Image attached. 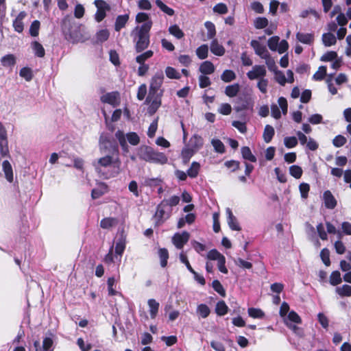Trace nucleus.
<instances>
[{
  "label": "nucleus",
  "instance_id": "63",
  "mask_svg": "<svg viewBox=\"0 0 351 351\" xmlns=\"http://www.w3.org/2000/svg\"><path fill=\"white\" fill-rule=\"evenodd\" d=\"M347 142L346 137L339 134L336 136L332 140V144L336 147H341L343 146Z\"/></svg>",
  "mask_w": 351,
  "mask_h": 351
},
{
  "label": "nucleus",
  "instance_id": "46",
  "mask_svg": "<svg viewBox=\"0 0 351 351\" xmlns=\"http://www.w3.org/2000/svg\"><path fill=\"white\" fill-rule=\"evenodd\" d=\"M208 47L207 45H202L196 49V55L200 60H204L208 57Z\"/></svg>",
  "mask_w": 351,
  "mask_h": 351
},
{
  "label": "nucleus",
  "instance_id": "13",
  "mask_svg": "<svg viewBox=\"0 0 351 351\" xmlns=\"http://www.w3.org/2000/svg\"><path fill=\"white\" fill-rule=\"evenodd\" d=\"M251 46L255 51V53L261 58L265 59L269 57V53L265 46L261 45L258 41L252 40L250 43Z\"/></svg>",
  "mask_w": 351,
  "mask_h": 351
},
{
  "label": "nucleus",
  "instance_id": "6",
  "mask_svg": "<svg viewBox=\"0 0 351 351\" xmlns=\"http://www.w3.org/2000/svg\"><path fill=\"white\" fill-rule=\"evenodd\" d=\"M172 208L167 206L166 200H162L156 207V211L154 215L155 219L154 226L159 227L167 220L171 215Z\"/></svg>",
  "mask_w": 351,
  "mask_h": 351
},
{
  "label": "nucleus",
  "instance_id": "62",
  "mask_svg": "<svg viewBox=\"0 0 351 351\" xmlns=\"http://www.w3.org/2000/svg\"><path fill=\"white\" fill-rule=\"evenodd\" d=\"M298 139L295 136L285 137L284 139V143L286 147L291 149L295 147L298 145Z\"/></svg>",
  "mask_w": 351,
  "mask_h": 351
},
{
  "label": "nucleus",
  "instance_id": "24",
  "mask_svg": "<svg viewBox=\"0 0 351 351\" xmlns=\"http://www.w3.org/2000/svg\"><path fill=\"white\" fill-rule=\"evenodd\" d=\"M164 80V75L162 71L156 73L151 79L150 86L160 90Z\"/></svg>",
  "mask_w": 351,
  "mask_h": 351
},
{
  "label": "nucleus",
  "instance_id": "58",
  "mask_svg": "<svg viewBox=\"0 0 351 351\" xmlns=\"http://www.w3.org/2000/svg\"><path fill=\"white\" fill-rule=\"evenodd\" d=\"M337 58V53L336 51H330L325 53L321 58L320 60L322 62H330L333 61Z\"/></svg>",
  "mask_w": 351,
  "mask_h": 351
},
{
  "label": "nucleus",
  "instance_id": "2",
  "mask_svg": "<svg viewBox=\"0 0 351 351\" xmlns=\"http://www.w3.org/2000/svg\"><path fill=\"white\" fill-rule=\"evenodd\" d=\"M152 26V22L144 23L136 33L137 40L135 44V51L141 53L145 50L149 45V32Z\"/></svg>",
  "mask_w": 351,
  "mask_h": 351
},
{
  "label": "nucleus",
  "instance_id": "33",
  "mask_svg": "<svg viewBox=\"0 0 351 351\" xmlns=\"http://www.w3.org/2000/svg\"><path fill=\"white\" fill-rule=\"evenodd\" d=\"M190 143L193 149L198 150L202 147L204 145V140L201 136L198 134H194L191 138Z\"/></svg>",
  "mask_w": 351,
  "mask_h": 351
},
{
  "label": "nucleus",
  "instance_id": "12",
  "mask_svg": "<svg viewBox=\"0 0 351 351\" xmlns=\"http://www.w3.org/2000/svg\"><path fill=\"white\" fill-rule=\"evenodd\" d=\"M53 341L51 337H46L43 339L42 346H40L38 341L34 342V346L36 351H53Z\"/></svg>",
  "mask_w": 351,
  "mask_h": 351
},
{
  "label": "nucleus",
  "instance_id": "53",
  "mask_svg": "<svg viewBox=\"0 0 351 351\" xmlns=\"http://www.w3.org/2000/svg\"><path fill=\"white\" fill-rule=\"evenodd\" d=\"M110 36L109 31L107 29H101L96 34L97 42L104 43L106 41Z\"/></svg>",
  "mask_w": 351,
  "mask_h": 351
},
{
  "label": "nucleus",
  "instance_id": "39",
  "mask_svg": "<svg viewBox=\"0 0 351 351\" xmlns=\"http://www.w3.org/2000/svg\"><path fill=\"white\" fill-rule=\"evenodd\" d=\"M228 307L224 301L221 300L217 303L215 312L219 316H223L228 313Z\"/></svg>",
  "mask_w": 351,
  "mask_h": 351
},
{
  "label": "nucleus",
  "instance_id": "30",
  "mask_svg": "<svg viewBox=\"0 0 351 351\" xmlns=\"http://www.w3.org/2000/svg\"><path fill=\"white\" fill-rule=\"evenodd\" d=\"M34 55L38 58H43L45 55V50L43 46L38 41H33L31 44Z\"/></svg>",
  "mask_w": 351,
  "mask_h": 351
},
{
  "label": "nucleus",
  "instance_id": "10",
  "mask_svg": "<svg viewBox=\"0 0 351 351\" xmlns=\"http://www.w3.org/2000/svg\"><path fill=\"white\" fill-rule=\"evenodd\" d=\"M190 234L188 232L184 231L182 233H176L172 237V242L178 249H182L189 241Z\"/></svg>",
  "mask_w": 351,
  "mask_h": 351
},
{
  "label": "nucleus",
  "instance_id": "3",
  "mask_svg": "<svg viewBox=\"0 0 351 351\" xmlns=\"http://www.w3.org/2000/svg\"><path fill=\"white\" fill-rule=\"evenodd\" d=\"M62 30L65 39L69 42L76 43L82 39L80 25L69 20L64 19L62 21Z\"/></svg>",
  "mask_w": 351,
  "mask_h": 351
},
{
  "label": "nucleus",
  "instance_id": "11",
  "mask_svg": "<svg viewBox=\"0 0 351 351\" xmlns=\"http://www.w3.org/2000/svg\"><path fill=\"white\" fill-rule=\"evenodd\" d=\"M267 70L264 65H254L252 69L247 73V77L250 80L261 79L265 77Z\"/></svg>",
  "mask_w": 351,
  "mask_h": 351
},
{
  "label": "nucleus",
  "instance_id": "8",
  "mask_svg": "<svg viewBox=\"0 0 351 351\" xmlns=\"http://www.w3.org/2000/svg\"><path fill=\"white\" fill-rule=\"evenodd\" d=\"M94 5L97 8V11L95 14V20L99 23L105 19L106 12H109L111 8L104 0H95Z\"/></svg>",
  "mask_w": 351,
  "mask_h": 351
},
{
  "label": "nucleus",
  "instance_id": "45",
  "mask_svg": "<svg viewBox=\"0 0 351 351\" xmlns=\"http://www.w3.org/2000/svg\"><path fill=\"white\" fill-rule=\"evenodd\" d=\"M169 32L178 39H181L184 36L183 31L177 25H171L169 28Z\"/></svg>",
  "mask_w": 351,
  "mask_h": 351
},
{
  "label": "nucleus",
  "instance_id": "59",
  "mask_svg": "<svg viewBox=\"0 0 351 351\" xmlns=\"http://www.w3.org/2000/svg\"><path fill=\"white\" fill-rule=\"evenodd\" d=\"M197 312L202 318H206L209 315L210 311L206 304H201L197 306Z\"/></svg>",
  "mask_w": 351,
  "mask_h": 351
},
{
  "label": "nucleus",
  "instance_id": "35",
  "mask_svg": "<svg viewBox=\"0 0 351 351\" xmlns=\"http://www.w3.org/2000/svg\"><path fill=\"white\" fill-rule=\"evenodd\" d=\"M158 90V89L149 86V93L147 97H146L145 104H149L151 101L152 99H154L156 97L160 96V98H162L163 90H160L159 93Z\"/></svg>",
  "mask_w": 351,
  "mask_h": 351
},
{
  "label": "nucleus",
  "instance_id": "25",
  "mask_svg": "<svg viewBox=\"0 0 351 351\" xmlns=\"http://www.w3.org/2000/svg\"><path fill=\"white\" fill-rule=\"evenodd\" d=\"M214 64L210 61L203 62L199 68V72L203 75H210L215 72Z\"/></svg>",
  "mask_w": 351,
  "mask_h": 351
},
{
  "label": "nucleus",
  "instance_id": "9",
  "mask_svg": "<svg viewBox=\"0 0 351 351\" xmlns=\"http://www.w3.org/2000/svg\"><path fill=\"white\" fill-rule=\"evenodd\" d=\"M100 100L104 104H108L113 107H117L121 103L120 93L117 90L108 93L101 96Z\"/></svg>",
  "mask_w": 351,
  "mask_h": 351
},
{
  "label": "nucleus",
  "instance_id": "64",
  "mask_svg": "<svg viewBox=\"0 0 351 351\" xmlns=\"http://www.w3.org/2000/svg\"><path fill=\"white\" fill-rule=\"evenodd\" d=\"M228 11V7L223 3H217L213 7V12L219 14H225Z\"/></svg>",
  "mask_w": 351,
  "mask_h": 351
},
{
  "label": "nucleus",
  "instance_id": "20",
  "mask_svg": "<svg viewBox=\"0 0 351 351\" xmlns=\"http://www.w3.org/2000/svg\"><path fill=\"white\" fill-rule=\"evenodd\" d=\"M2 169L5 174V178L9 182H12L14 180L13 169L10 162L5 160L2 162Z\"/></svg>",
  "mask_w": 351,
  "mask_h": 351
},
{
  "label": "nucleus",
  "instance_id": "17",
  "mask_svg": "<svg viewBox=\"0 0 351 351\" xmlns=\"http://www.w3.org/2000/svg\"><path fill=\"white\" fill-rule=\"evenodd\" d=\"M108 191V186L104 182H99L97 187L93 189L91 191V197L93 199H96L106 194Z\"/></svg>",
  "mask_w": 351,
  "mask_h": 351
},
{
  "label": "nucleus",
  "instance_id": "1",
  "mask_svg": "<svg viewBox=\"0 0 351 351\" xmlns=\"http://www.w3.org/2000/svg\"><path fill=\"white\" fill-rule=\"evenodd\" d=\"M121 160L117 156L114 158L111 156L100 158L95 165L97 173H102L105 179H109L120 173Z\"/></svg>",
  "mask_w": 351,
  "mask_h": 351
},
{
  "label": "nucleus",
  "instance_id": "56",
  "mask_svg": "<svg viewBox=\"0 0 351 351\" xmlns=\"http://www.w3.org/2000/svg\"><path fill=\"white\" fill-rule=\"evenodd\" d=\"M40 23L38 20L34 21L29 27V34L32 36L36 37L39 34Z\"/></svg>",
  "mask_w": 351,
  "mask_h": 351
},
{
  "label": "nucleus",
  "instance_id": "43",
  "mask_svg": "<svg viewBox=\"0 0 351 351\" xmlns=\"http://www.w3.org/2000/svg\"><path fill=\"white\" fill-rule=\"evenodd\" d=\"M158 256L160 259V265L162 267H165L167 265V261L169 259V252L166 248H160L158 250Z\"/></svg>",
  "mask_w": 351,
  "mask_h": 351
},
{
  "label": "nucleus",
  "instance_id": "57",
  "mask_svg": "<svg viewBox=\"0 0 351 351\" xmlns=\"http://www.w3.org/2000/svg\"><path fill=\"white\" fill-rule=\"evenodd\" d=\"M225 167L231 169L232 172L237 171L240 169V162L238 160H230L224 162Z\"/></svg>",
  "mask_w": 351,
  "mask_h": 351
},
{
  "label": "nucleus",
  "instance_id": "23",
  "mask_svg": "<svg viewBox=\"0 0 351 351\" xmlns=\"http://www.w3.org/2000/svg\"><path fill=\"white\" fill-rule=\"evenodd\" d=\"M149 104H150V105L147 108V112L152 116L154 115L160 107L162 104V98H160V96L156 97L154 99H152Z\"/></svg>",
  "mask_w": 351,
  "mask_h": 351
},
{
  "label": "nucleus",
  "instance_id": "60",
  "mask_svg": "<svg viewBox=\"0 0 351 351\" xmlns=\"http://www.w3.org/2000/svg\"><path fill=\"white\" fill-rule=\"evenodd\" d=\"M268 83H269L268 80L265 78V77H261V79H258V82L257 83V87L262 93H267Z\"/></svg>",
  "mask_w": 351,
  "mask_h": 351
},
{
  "label": "nucleus",
  "instance_id": "22",
  "mask_svg": "<svg viewBox=\"0 0 351 351\" xmlns=\"http://www.w3.org/2000/svg\"><path fill=\"white\" fill-rule=\"evenodd\" d=\"M210 51L215 56H222L225 53V48L219 44L217 39H213L210 43Z\"/></svg>",
  "mask_w": 351,
  "mask_h": 351
},
{
  "label": "nucleus",
  "instance_id": "40",
  "mask_svg": "<svg viewBox=\"0 0 351 351\" xmlns=\"http://www.w3.org/2000/svg\"><path fill=\"white\" fill-rule=\"evenodd\" d=\"M327 68L326 66H320L318 70L313 75V79L315 81H322L327 74Z\"/></svg>",
  "mask_w": 351,
  "mask_h": 351
},
{
  "label": "nucleus",
  "instance_id": "29",
  "mask_svg": "<svg viewBox=\"0 0 351 351\" xmlns=\"http://www.w3.org/2000/svg\"><path fill=\"white\" fill-rule=\"evenodd\" d=\"M16 62V57L13 54H7L1 58V65L4 67H13Z\"/></svg>",
  "mask_w": 351,
  "mask_h": 351
},
{
  "label": "nucleus",
  "instance_id": "50",
  "mask_svg": "<svg viewBox=\"0 0 351 351\" xmlns=\"http://www.w3.org/2000/svg\"><path fill=\"white\" fill-rule=\"evenodd\" d=\"M302 169L298 165H292L289 167V173L295 179H299L302 176Z\"/></svg>",
  "mask_w": 351,
  "mask_h": 351
},
{
  "label": "nucleus",
  "instance_id": "38",
  "mask_svg": "<svg viewBox=\"0 0 351 351\" xmlns=\"http://www.w3.org/2000/svg\"><path fill=\"white\" fill-rule=\"evenodd\" d=\"M247 313L249 316L254 319H262L265 317V313L261 308H249Z\"/></svg>",
  "mask_w": 351,
  "mask_h": 351
},
{
  "label": "nucleus",
  "instance_id": "49",
  "mask_svg": "<svg viewBox=\"0 0 351 351\" xmlns=\"http://www.w3.org/2000/svg\"><path fill=\"white\" fill-rule=\"evenodd\" d=\"M205 27L207 29V37L208 39H212L216 35L215 25L211 21H206L204 23Z\"/></svg>",
  "mask_w": 351,
  "mask_h": 351
},
{
  "label": "nucleus",
  "instance_id": "26",
  "mask_svg": "<svg viewBox=\"0 0 351 351\" xmlns=\"http://www.w3.org/2000/svg\"><path fill=\"white\" fill-rule=\"evenodd\" d=\"M129 20V15L125 14L123 15H119L115 21L114 24V30L116 32H119L122 28H123L126 23Z\"/></svg>",
  "mask_w": 351,
  "mask_h": 351
},
{
  "label": "nucleus",
  "instance_id": "41",
  "mask_svg": "<svg viewBox=\"0 0 351 351\" xmlns=\"http://www.w3.org/2000/svg\"><path fill=\"white\" fill-rule=\"evenodd\" d=\"M19 75L21 77L24 78L27 82H30L34 77L32 69L27 66L23 67L20 70Z\"/></svg>",
  "mask_w": 351,
  "mask_h": 351
},
{
  "label": "nucleus",
  "instance_id": "16",
  "mask_svg": "<svg viewBox=\"0 0 351 351\" xmlns=\"http://www.w3.org/2000/svg\"><path fill=\"white\" fill-rule=\"evenodd\" d=\"M250 99L246 96L239 97L236 101L234 110L237 112H241L250 108Z\"/></svg>",
  "mask_w": 351,
  "mask_h": 351
},
{
  "label": "nucleus",
  "instance_id": "48",
  "mask_svg": "<svg viewBox=\"0 0 351 351\" xmlns=\"http://www.w3.org/2000/svg\"><path fill=\"white\" fill-rule=\"evenodd\" d=\"M154 55V51L152 50H147L144 53L137 56L136 57V62L139 64H142V63H145V62L149 58H152Z\"/></svg>",
  "mask_w": 351,
  "mask_h": 351
},
{
  "label": "nucleus",
  "instance_id": "15",
  "mask_svg": "<svg viewBox=\"0 0 351 351\" xmlns=\"http://www.w3.org/2000/svg\"><path fill=\"white\" fill-rule=\"evenodd\" d=\"M226 213L227 214V222L230 228L232 230H241V228L237 221L236 217L234 216L231 209L230 208H227Z\"/></svg>",
  "mask_w": 351,
  "mask_h": 351
},
{
  "label": "nucleus",
  "instance_id": "19",
  "mask_svg": "<svg viewBox=\"0 0 351 351\" xmlns=\"http://www.w3.org/2000/svg\"><path fill=\"white\" fill-rule=\"evenodd\" d=\"M296 39L301 43L306 45H311L314 42V34L312 33L297 32L295 35Z\"/></svg>",
  "mask_w": 351,
  "mask_h": 351
},
{
  "label": "nucleus",
  "instance_id": "51",
  "mask_svg": "<svg viewBox=\"0 0 351 351\" xmlns=\"http://www.w3.org/2000/svg\"><path fill=\"white\" fill-rule=\"evenodd\" d=\"M156 4L163 12L169 16H173L174 14V10L165 4L162 1L156 0Z\"/></svg>",
  "mask_w": 351,
  "mask_h": 351
},
{
  "label": "nucleus",
  "instance_id": "36",
  "mask_svg": "<svg viewBox=\"0 0 351 351\" xmlns=\"http://www.w3.org/2000/svg\"><path fill=\"white\" fill-rule=\"evenodd\" d=\"M235 73L230 69H226L221 75V79L226 83L230 82L236 79Z\"/></svg>",
  "mask_w": 351,
  "mask_h": 351
},
{
  "label": "nucleus",
  "instance_id": "27",
  "mask_svg": "<svg viewBox=\"0 0 351 351\" xmlns=\"http://www.w3.org/2000/svg\"><path fill=\"white\" fill-rule=\"evenodd\" d=\"M119 223V221L115 217H105L100 221V227L103 229H109L116 226Z\"/></svg>",
  "mask_w": 351,
  "mask_h": 351
},
{
  "label": "nucleus",
  "instance_id": "18",
  "mask_svg": "<svg viewBox=\"0 0 351 351\" xmlns=\"http://www.w3.org/2000/svg\"><path fill=\"white\" fill-rule=\"evenodd\" d=\"M323 199L326 208L333 209L336 207L337 200L330 191L327 190L324 192Z\"/></svg>",
  "mask_w": 351,
  "mask_h": 351
},
{
  "label": "nucleus",
  "instance_id": "7",
  "mask_svg": "<svg viewBox=\"0 0 351 351\" xmlns=\"http://www.w3.org/2000/svg\"><path fill=\"white\" fill-rule=\"evenodd\" d=\"M11 158L8 146V132L0 121V158Z\"/></svg>",
  "mask_w": 351,
  "mask_h": 351
},
{
  "label": "nucleus",
  "instance_id": "5",
  "mask_svg": "<svg viewBox=\"0 0 351 351\" xmlns=\"http://www.w3.org/2000/svg\"><path fill=\"white\" fill-rule=\"evenodd\" d=\"M115 137L118 140L122 149L125 152L128 151V145L127 144L125 137L127 138L128 143L132 145L135 146L140 143V138L138 135L134 132H128L125 135L122 130H118L115 133Z\"/></svg>",
  "mask_w": 351,
  "mask_h": 351
},
{
  "label": "nucleus",
  "instance_id": "42",
  "mask_svg": "<svg viewBox=\"0 0 351 351\" xmlns=\"http://www.w3.org/2000/svg\"><path fill=\"white\" fill-rule=\"evenodd\" d=\"M200 169V165L197 162H193L190 168L187 170L188 176L191 178L197 176Z\"/></svg>",
  "mask_w": 351,
  "mask_h": 351
},
{
  "label": "nucleus",
  "instance_id": "52",
  "mask_svg": "<svg viewBox=\"0 0 351 351\" xmlns=\"http://www.w3.org/2000/svg\"><path fill=\"white\" fill-rule=\"evenodd\" d=\"M335 291L342 298L351 296V287H336Z\"/></svg>",
  "mask_w": 351,
  "mask_h": 351
},
{
  "label": "nucleus",
  "instance_id": "47",
  "mask_svg": "<svg viewBox=\"0 0 351 351\" xmlns=\"http://www.w3.org/2000/svg\"><path fill=\"white\" fill-rule=\"evenodd\" d=\"M211 144L214 147L216 152L219 154H223L226 152L224 144L219 139L213 138L211 141Z\"/></svg>",
  "mask_w": 351,
  "mask_h": 351
},
{
  "label": "nucleus",
  "instance_id": "32",
  "mask_svg": "<svg viewBox=\"0 0 351 351\" xmlns=\"http://www.w3.org/2000/svg\"><path fill=\"white\" fill-rule=\"evenodd\" d=\"M275 134L274 128L270 125H266L264 129L263 137L265 143L271 142Z\"/></svg>",
  "mask_w": 351,
  "mask_h": 351
},
{
  "label": "nucleus",
  "instance_id": "54",
  "mask_svg": "<svg viewBox=\"0 0 351 351\" xmlns=\"http://www.w3.org/2000/svg\"><path fill=\"white\" fill-rule=\"evenodd\" d=\"M342 282L341 274L339 271H334L330 276V282L331 285H338Z\"/></svg>",
  "mask_w": 351,
  "mask_h": 351
},
{
  "label": "nucleus",
  "instance_id": "4",
  "mask_svg": "<svg viewBox=\"0 0 351 351\" xmlns=\"http://www.w3.org/2000/svg\"><path fill=\"white\" fill-rule=\"evenodd\" d=\"M139 158L146 162L160 165L166 164L168 161L164 153L156 152L150 146H145L141 149Z\"/></svg>",
  "mask_w": 351,
  "mask_h": 351
},
{
  "label": "nucleus",
  "instance_id": "14",
  "mask_svg": "<svg viewBox=\"0 0 351 351\" xmlns=\"http://www.w3.org/2000/svg\"><path fill=\"white\" fill-rule=\"evenodd\" d=\"M27 13L25 11H21L16 16L13 21L12 26L14 31L18 33H22L24 29L23 19L26 17Z\"/></svg>",
  "mask_w": 351,
  "mask_h": 351
},
{
  "label": "nucleus",
  "instance_id": "61",
  "mask_svg": "<svg viewBox=\"0 0 351 351\" xmlns=\"http://www.w3.org/2000/svg\"><path fill=\"white\" fill-rule=\"evenodd\" d=\"M268 25V20L265 17H258L254 21V27L256 29H263Z\"/></svg>",
  "mask_w": 351,
  "mask_h": 351
},
{
  "label": "nucleus",
  "instance_id": "37",
  "mask_svg": "<svg viewBox=\"0 0 351 351\" xmlns=\"http://www.w3.org/2000/svg\"><path fill=\"white\" fill-rule=\"evenodd\" d=\"M148 305L149 307V313L152 319L155 318L159 308V303L154 299H149L148 300Z\"/></svg>",
  "mask_w": 351,
  "mask_h": 351
},
{
  "label": "nucleus",
  "instance_id": "28",
  "mask_svg": "<svg viewBox=\"0 0 351 351\" xmlns=\"http://www.w3.org/2000/svg\"><path fill=\"white\" fill-rule=\"evenodd\" d=\"M241 153L244 160L250 161L252 162H256L257 159L256 157L252 154L250 148L247 146H243L241 149Z\"/></svg>",
  "mask_w": 351,
  "mask_h": 351
},
{
  "label": "nucleus",
  "instance_id": "44",
  "mask_svg": "<svg viewBox=\"0 0 351 351\" xmlns=\"http://www.w3.org/2000/svg\"><path fill=\"white\" fill-rule=\"evenodd\" d=\"M165 74L169 79L179 80L181 78L180 73L172 66H167L165 69Z\"/></svg>",
  "mask_w": 351,
  "mask_h": 351
},
{
  "label": "nucleus",
  "instance_id": "55",
  "mask_svg": "<svg viewBox=\"0 0 351 351\" xmlns=\"http://www.w3.org/2000/svg\"><path fill=\"white\" fill-rule=\"evenodd\" d=\"M320 257L326 266H330V251L328 248H324L321 250Z\"/></svg>",
  "mask_w": 351,
  "mask_h": 351
},
{
  "label": "nucleus",
  "instance_id": "21",
  "mask_svg": "<svg viewBox=\"0 0 351 351\" xmlns=\"http://www.w3.org/2000/svg\"><path fill=\"white\" fill-rule=\"evenodd\" d=\"M126 245V237L123 234V233L121 234L119 237L116 242L115 245V254L117 255L122 256L123 254Z\"/></svg>",
  "mask_w": 351,
  "mask_h": 351
},
{
  "label": "nucleus",
  "instance_id": "34",
  "mask_svg": "<svg viewBox=\"0 0 351 351\" xmlns=\"http://www.w3.org/2000/svg\"><path fill=\"white\" fill-rule=\"evenodd\" d=\"M322 42L326 47H330L336 43L337 38L332 33H324L322 35Z\"/></svg>",
  "mask_w": 351,
  "mask_h": 351
},
{
  "label": "nucleus",
  "instance_id": "31",
  "mask_svg": "<svg viewBox=\"0 0 351 351\" xmlns=\"http://www.w3.org/2000/svg\"><path fill=\"white\" fill-rule=\"evenodd\" d=\"M239 90L240 85L238 83H235L226 87L225 94L229 97H234L237 96Z\"/></svg>",
  "mask_w": 351,
  "mask_h": 351
}]
</instances>
